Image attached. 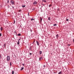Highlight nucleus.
Wrapping results in <instances>:
<instances>
[{
  "label": "nucleus",
  "mask_w": 74,
  "mask_h": 74,
  "mask_svg": "<svg viewBox=\"0 0 74 74\" xmlns=\"http://www.w3.org/2000/svg\"><path fill=\"white\" fill-rule=\"evenodd\" d=\"M11 3L12 4V5H14V1L13 0H11L10 1Z\"/></svg>",
  "instance_id": "obj_1"
},
{
  "label": "nucleus",
  "mask_w": 74,
  "mask_h": 74,
  "mask_svg": "<svg viewBox=\"0 0 74 74\" xmlns=\"http://www.w3.org/2000/svg\"><path fill=\"white\" fill-rule=\"evenodd\" d=\"M7 61H9L10 60V56H8L7 57Z\"/></svg>",
  "instance_id": "obj_2"
},
{
  "label": "nucleus",
  "mask_w": 74,
  "mask_h": 74,
  "mask_svg": "<svg viewBox=\"0 0 74 74\" xmlns=\"http://www.w3.org/2000/svg\"><path fill=\"white\" fill-rule=\"evenodd\" d=\"M42 60V57H41L39 58V60Z\"/></svg>",
  "instance_id": "obj_3"
},
{
  "label": "nucleus",
  "mask_w": 74,
  "mask_h": 74,
  "mask_svg": "<svg viewBox=\"0 0 74 74\" xmlns=\"http://www.w3.org/2000/svg\"><path fill=\"white\" fill-rule=\"evenodd\" d=\"M33 4H37V2H36V1H35L33 2Z\"/></svg>",
  "instance_id": "obj_4"
},
{
  "label": "nucleus",
  "mask_w": 74,
  "mask_h": 74,
  "mask_svg": "<svg viewBox=\"0 0 74 74\" xmlns=\"http://www.w3.org/2000/svg\"><path fill=\"white\" fill-rule=\"evenodd\" d=\"M36 43L38 46H39V45H40V44H39V42H38L37 41H36Z\"/></svg>",
  "instance_id": "obj_5"
},
{
  "label": "nucleus",
  "mask_w": 74,
  "mask_h": 74,
  "mask_svg": "<svg viewBox=\"0 0 74 74\" xmlns=\"http://www.w3.org/2000/svg\"><path fill=\"white\" fill-rule=\"evenodd\" d=\"M56 36L57 38H59V35L58 34H57V35H56Z\"/></svg>",
  "instance_id": "obj_6"
},
{
  "label": "nucleus",
  "mask_w": 74,
  "mask_h": 74,
  "mask_svg": "<svg viewBox=\"0 0 74 74\" xmlns=\"http://www.w3.org/2000/svg\"><path fill=\"white\" fill-rule=\"evenodd\" d=\"M42 51H39V54H40L41 55V54H42Z\"/></svg>",
  "instance_id": "obj_7"
},
{
  "label": "nucleus",
  "mask_w": 74,
  "mask_h": 74,
  "mask_svg": "<svg viewBox=\"0 0 74 74\" xmlns=\"http://www.w3.org/2000/svg\"><path fill=\"white\" fill-rule=\"evenodd\" d=\"M17 36H21V34H17Z\"/></svg>",
  "instance_id": "obj_8"
},
{
  "label": "nucleus",
  "mask_w": 74,
  "mask_h": 74,
  "mask_svg": "<svg viewBox=\"0 0 74 74\" xmlns=\"http://www.w3.org/2000/svg\"><path fill=\"white\" fill-rule=\"evenodd\" d=\"M42 1H43V2H45V3H46V2H47V1H46V0H42Z\"/></svg>",
  "instance_id": "obj_9"
},
{
  "label": "nucleus",
  "mask_w": 74,
  "mask_h": 74,
  "mask_svg": "<svg viewBox=\"0 0 74 74\" xmlns=\"http://www.w3.org/2000/svg\"><path fill=\"white\" fill-rule=\"evenodd\" d=\"M19 43H20L19 41V40H18V42L17 43V45H19Z\"/></svg>",
  "instance_id": "obj_10"
},
{
  "label": "nucleus",
  "mask_w": 74,
  "mask_h": 74,
  "mask_svg": "<svg viewBox=\"0 0 74 74\" xmlns=\"http://www.w3.org/2000/svg\"><path fill=\"white\" fill-rule=\"evenodd\" d=\"M48 20H49V21H51V17H49L48 18Z\"/></svg>",
  "instance_id": "obj_11"
},
{
  "label": "nucleus",
  "mask_w": 74,
  "mask_h": 74,
  "mask_svg": "<svg viewBox=\"0 0 74 74\" xmlns=\"http://www.w3.org/2000/svg\"><path fill=\"white\" fill-rule=\"evenodd\" d=\"M29 50L30 51H31V49H32V47H29Z\"/></svg>",
  "instance_id": "obj_12"
},
{
  "label": "nucleus",
  "mask_w": 74,
  "mask_h": 74,
  "mask_svg": "<svg viewBox=\"0 0 74 74\" xmlns=\"http://www.w3.org/2000/svg\"><path fill=\"white\" fill-rule=\"evenodd\" d=\"M24 69V68L23 67H22L21 69V71H22V70H23V69Z\"/></svg>",
  "instance_id": "obj_13"
},
{
  "label": "nucleus",
  "mask_w": 74,
  "mask_h": 74,
  "mask_svg": "<svg viewBox=\"0 0 74 74\" xmlns=\"http://www.w3.org/2000/svg\"><path fill=\"white\" fill-rule=\"evenodd\" d=\"M62 74V71H60L58 73V74Z\"/></svg>",
  "instance_id": "obj_14"
},
{
  "label": "nucleus",
  "mask_w": 74,
  "mask_h": 74,
  "mask_svg": "<svg viewBox=\"0 0 74 74\" xmlns=\"http://www.w3.org/2000/svg\"><path fill=\"white\" fill-rule=\"evenodd\" d=\"M31 21H33L34 20V18H32L31 19Z\"/></svg>",
  "instance_id": "obj_15"
},
{
  "label": "nucleus",
  "mask_w": 74,
  "mask_h": 74,
  "mask_svg": "<svg viewBox=\"0 0 74 74\" xmlns=\"http://www.w3.org/2000/svg\"><path fill=\"white\" fill-rule=\"evenodd\" d=\"M0 30H1V31H2V30H3V29L1 27L0 28Z\"/></svg>",
  "instance_id": "obj_16"
},
{
  "label": "nucleus",
  "mask_w": 74,
  "mask_h": 74,
  "mask_svg": "<svg viewBox=\"0 0 74 74\" xmlns=\"http://www.w3.org/2000/svg\"><path fill=\"white\" fill-rule=\"evenodd\" d=\"M51 6H52V5L50 4V5H49V7H51Z\"/></svg>",
  "instance_id": "obj_17"
},
{
  "label": "nucleus",
  "mask_w": 74,
  "mask_h": 74,
  "mask_svg": "<svg viewBox=\"0 0 74 74\" xmlns=\"http://www.w3.org/2000/svg\"><path fill=\"white\" fill-rule=\"evenodd\" d=\"M57 25H56V24H54L53 25L54 26H57Z\"/></svg>",
  "instance_id": "obj_18"
},
{
  "label": "nucleus",
  "mask_w": 74,
  "mask_h": 74,
  "mask_svg": "<svg viewBox=\"0 0 74 74\" xmlns=\"http://www.w3.org/2000/svg\"><path fill=\"white\" fill-rule=\"evenodd\" d=\"M12 65V64H11V62H10V66H11Z\"/></svg>",
  "instance_id": "obj_19"
},
{
  "label": "nucleus",
  "mask_w": 74,
  "mask_h": 74,
  "mask_svg": "<svg viewBox=\"0 0 74 74\" xmlns=\"http://www.w3.org/2000/svg\"><path fill=\"white\" fill-rule=\"evenodd\" d=\"M14 71H12V74H14Z\"/></svg>",
  "instance_id": "obj_20"
},
{
  "label": "nucleus",
  "mask_w": 74,
  "mask_h": 74,
  "mask_svg": "<svg viewBox=\"0 0 74 74\" xmlns=\"http://www.w3.org/2000/svg\"><path fill=\"white\" fill-rule=\"evenodd\" d=\"M8 1H7V3H9V0H7Z\"/></svg>",
  "instance_id": "obj_21"
},
{
  "label": "nucleus",
  "mask_w": 74,
  "mask_h": 74,
  "mask_svg": "<svg viewBox=\"0 0 74 74\" xmlns=\"http://www.w3.org/2000/svg\"><path fill=\"white\" fill-rule=\"evenodd\" d=\"M42 18H40V20L41 21H42Z\"/></svg>",
  "instance_id": "obj_22"
},
{
  "label": "nucleus",
  "mask_w": 74,
  "mask_h": 74,
  "mask_svg": "<svg viewBox=\"0 0 74 74\" xmlns=\"http://www.w3.org/2000/svg\"><path fill=\"white\" fill-rule=\"evenodd\" d=\"M30 31L31 33L32 32V29H30Z\"/></svg>",
  "instance_id": "obj_23"
},
{
  "label": "nucleus",
  "mask_w": 74,
  "mask_h": 74,
  "mask_svg": "<svg viewBox=\"0 0 74 74\" xmlns=\"http://www.w3.org/2000/svg\"><path fill=\"white\" fill-rule=\"evenodd\" d=\"M22 7H25V5H23Z\"/></svg>",
  "instance_id": "obj_24"
},
{
  "label": "nucleus",
  "mask_w": 74,
  "mask_h": 74,
  "mask_svg": "<svg viewBox=\"0 0 74 74\" xmlns=\"http://www.w3.org/2000/svg\"><path fill=\"white\" fill-rule=\"evenodd\" d=\"M21 10H18L19 12H21Z\"/></svg>",
  "instance_id": "obj_25"
},
{
  "label": "nucleus",
  "mask_w": 74,
  "mask_h": 74,
  "mask_svg": "<svg viewBox=\"0 0 74 74\" xmlns=\"http://www.w3.org/2000/svg\"><path fill=\"white\" fill-rule=\"evenodd\" d=\"M0 59H1V56L0 55Z\"/></svg>",
  "instance_id": "obj_26"
},
{
  "label": "nucleus",
  "mask_w": 74,
  "mask_h": 74,
  "mask_svg": "<svg viewBox=\"0 0 74 74\" xmlns=\"http://www.w3.org/2000/svg\"><path fill=\"white\" fill-rule=\"evenodd\" d=\"M22 65H23V66H25V64H23Z\"/></svg>",
  "instance_id": "obj_27"
},
{
  "label": "nucleus",
  "mask_w": 74,
  "mask_h": 74,
  "mask_svg": "<svg viewBox=\"0 0 74 74\" xmlns=\"http://www.w3.org/2000/svg\"><path fill=\"white\" fill-rule=\"evenodd\" d=\"M66 21H69V19H66Z\"/></svg>",
  "instance_id": "obj_28"
},
{
  "label": "nucleus",
  "mask_w": 74,
  "mask_h": 74,
  "mask_svg": "<svg viewBox=\"0 0 74 74\" xmlns=\"http://www.w3.org/2000/svg\"><path fill=\"white\" fill-rule=\"evenodd\" d=\"M29 55H32V53H30Z\"/></svg>",
  "instance_id": "obj_29"
},
{
  "label": "nucleus",
  "mask_w": 74,
  "mask_h": 74,
  "mask_svg": "<svg viewBox=\"0 0 74 74\" xmlns=\"http://www.w3.org/2000/svg\"><path fill=\"white\" fill-rule=\"evenodd\" d=\"M32 10H35V9H34V8H33Z\"/></svg>",
  "instance_id": "obj_30"
},
{
  "label": "nucleus",
  "mask_w": 74,
  "mask_h": 74,
  "mask_svg": "<svg viewBox=\"0 0 74 74\" xmlns=\"http://www.w3.org/2000/svg\"><path fill=\"white\" fill-rule=\"evenodd\" d=\"M2 36V35H1V33L0 34V36Z\"/></svg>",
  "instance_id": "obj_31"
},
{
  "label": "nucleus",
  "mask_w": 74,
  "mask_h": 74,
  "mask_svg": "<svg viewBox=\"0 0 74 74\" xmlns=\"http://www.w3.org/2000/svg\"><path fill=\"white\" fill-rule=\"evenodd\" d=\"M35 42V40H34V42L32 43V44H33V43H34V42Z\"/></svg>",
  "instance_id": "obj_32"
},
{
  "label": "nucleus",
  "mask_w": 74,
  "mask_h": 74,
  "mask_svg": "<svg viewBox=\"0 0 74 74\" xmlns=\"http://www.w3.org/2000/svg\"><path fill=\"white\" fill-rule=\"evenodd\" d=\"M12 8L13 9H14V6L12 7Z\"/></svg>",
  "instance_id": "obj_33"
},
{
  "label": "nucleus",
  "mask_w": 74,
  "mask_h": 74,
  "mask_svg": "<svg viewBox=\"0 0 74 74\" xmlns=\"http://www.w3.org/2000/svg\"><path fill=\"white\" fill-rule=\"evenodd\" d=\"M28 16H29V13H28Z\"/></svg>",
  "instance_id": "obj_34"
},
{
  "label": "nucleus",
  "mask_w": 74,
  "mask_h": 74,
  "mask_svg": "<svg viewBox=\"0 0 74 74\" xmlns=\"http://www.w3.org/2000/svg\"><path fill=\"white\" fill-rule=\"evenodd\" d=\"M15 21H14V23H15Z\"/></svg>",
  "instance_id": "obj_35"
},
{
  "label": "nucleus",
  "mask_w": 74,
  "mask_h": 74,
  "mask_svg": "<svg viewBox=\"0 0 74 74\" xmlns=\"http://www.w3.org/2000/svg\"><path fill=\"white\" fill-rule=\"evenodd\" d=\"M20 40H21V39H20L18 40L19 41Z\"/></svg>",
  "instance_id": "obj_36"
},
{
  "label": "nucleus",
  "mask_w": 74,
  "mask_h": 74,
  "mask_svg": "<svg viewBox=\"0 0 74 74\" xmlns=\"http://www.w3.org/2000/svg\"><path fill=\"white\" fill-rule=\"evenodd\" d=\"M4 47H5V44H4Z\"/></svg>",
  "instance_id": "obj_37"
},
{
  "label": "nucleus",
  "mask_w": 74,
  "mask_h": 74,
  "mask_svg": "<svg viewBox=\"0 0 74 74\" xmlns=\"http://www.w3.org/2000/svg\"><path fill=\"white\" fill-rule=\"evenodd\" d=\"M42 5H45L43 4H42Z\"/></svg>",
  "instance_id": "obj_38"
},
{
  "label": "nucleus",
  "mask_w": 74,
  "mask_h": 74,
  "mask_svg": "<svg viewBox=\"0 0 74 74\" xmlns=\"http://www.w3.org/2000/svg\"><path fill=\"white\" fill-rule=\"evenodd\" d=\"M69 45V46H70V45Z\"/></svg>",
  "instance_id": "obj_39"
},
{
  "label": "nucleus",
  "mask_w": 74,
  "mask_h": 74,
  "mask_svg": "<svg viewBox=\"0 0 74 74\" xmlns=\"http://www.w3.org/2000/svg\"><path fill=\"white\" fill-rule=\"evenodd\" d=\"M43 67H45V65H44L43 66Z\"/></svg>",
  "instance_id": "obj_40"
},
{
  "label": "nucleus",
  "mask_w": 74,
  "mask_h": 74,
  "mask_svg": "<svg viewBox=\"0 0 74 74\" xmlns=\"http://www.w3.org/2000/svg\"><path fill=\"white\" fill-rule=\"evenodd\" d=\"M16 32L15 31L14 32V33H15Z\"/></svg>",
  "instance_id": "obj_41"
},
{
  "label": "nucleus",
  "mask_w": 74,
  "mask_h": 74,
  "mask_svg": "<svg viewBox=\"0 0 74 74\" xmlns=\"http://www.w3.org/2000/svg\"><path fill=\"white\" fill-rule=\"evenodd\" d=\"M21 27V25H20V27Z\"/></svg>",
  "instance_id": "obj_42"
}]
</instances>
